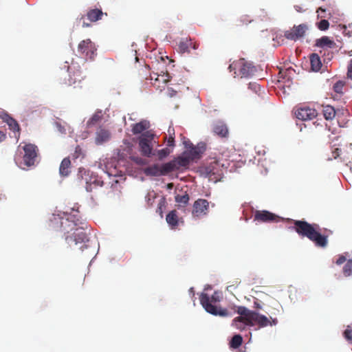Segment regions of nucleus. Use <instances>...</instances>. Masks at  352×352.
<instances>
[{
  "mask_svg": "<svg viewBox=\"0 0 352 352\" xmlns=\"http://www.w3.org/2000/svg\"><path fill=\"white\" fill-rule=\"evenodd\" d=\"M252 86H254V88L256 89V88H258L260 89V86L256 83H254V84H252V83H250L249 84V87H252Z\"/></svg>",
  "mask_w": 352,
  "mask_h": 352,
  "instance_id": "obj_51",
  "label": "nucleus"
},
{
  "mask_svg": "<svg viewBox=\"0 0 352 352\" xmlns=\"http://www.w3.org/2000/svg\"><path fill=\"white\" fill-rule=\"evenodd\" d=\"M213 131L221 138H226L228 135L227 125L222 121H217L213 125Z\"/></svg>",
  "mask_w": 352,
  "mask_h": 352,
  "instance_id": "obj_18",
  "label": "nucleus"
},
{
  "mask_svg": "<svg viewBox=\"0 0 352 352\" xmlns=\"http://www.w3.org/2000/svg\"><path fill=\"white\" fill-rule=\"evenodd\" d=\"M331 28H334L335 29H336L339 31H342V34L345 36H347L349 37L352 36V31H349V30L347 31V28L345 25H341V24L335 25H331Z\"/></svg>",
  "mask_w": 352,
  "mask_h": 352,
  "instance_id": "obj_35",
  "label": "nucleus"
},
{
  "mask_svg": "<svg viewBox=\"0 0 352 352\" xmlns=\"http://www.w3.org/2000/svg\"><path fill=\"white\" fill-rule=\"evenodd\" d=\"M252 19L249 15L245 14L240 17L239 20V24L238 25H247L248 23H250L252 21Z\"/></svg>",
  "mask_w": 352,
  "mask_h": 352,
  "instance_id": "obj_36",
  "label": "nucleus"
},
{
  "mask_svg": "<svg viewBox=\"0 0 352 352\" xmlns=\"http://www.w3.org/2000/svg\"><path fill=\"white\" fill-rule=\"evenodd\" d=\"M296 117L303 121L310 120L317 116L316 109L307 106L298 108L295 111Z\"/></svg>",
  "mask_w": 352,
  "mask_h": 352,
  "instance_id": "obj_14",
  "label": "nucleus"
},
{
  "mask_svg": "<svg viewBox=\"0 0 352 352\" xmlns=\"http://www.w3.org/2000/svg\"><path fill=\"white\" fill-rule=\"evenodd\" d=\"M254 308H256L257 309H262L261 305H260V303L258 302L257 300L254 302Z\"/></svg>",
  "mask_w": 352,
  "mask_h": 352,
  "instance_id": "obj_50",
  "label": "nucleus"
},
{
  "mask_svg": "<svg viewBox=\"0 0 352 352\" xmlns=\"http://www.w3.org/2000/svg\"><path fill=\"white\" fill-rule=\"evenodd\" d=\"M315 45L320 48L330 47V38L324 36L316 39Z\"/></svg>",
  "mask_w": 352,
  "mask_h": 352,
  "instance_id": "obj_29",
  "label": "nucleus"
},
{
  "mask_svg": "<svg viewBox=\"0 0 352 352\" xmlns=\"http://www.w3.org/2000/svg\"><path fill=\"white\" fill-rule=\"evenodd\" d=\"M314 124L316 125V126H318V125H320L322 126V124H321V122H319V119H318L315 122Z\"/></svg>",
  "mask_w": 352,
  "mask_h": 352,
  "instance_id": "obj_53",
  "label": "nucleus"
},
{
  "mask_svg": "<svg viewBox=\"0 0 352 352\" xmlns=\"http://www.w3.org/2000/svg\"><path fill=\"white\" fill-rule=\"evenodd\" d=\"M164 141L167 142V146L173 148L175 146V138L168 135V138L166 135L164 137Z\"/></svg>",
  "mask_w": 352,
  "mask_h": 352,
  "instance_id": "obj_39",
  "label": "nucleus"
},
{
  "mask_svg": "<svg viewBox=\"0 0 352 352\" xmlns=\"http://www.w3.org/2000/svg\"><path fill=\"white\" fill-rule=\"evenodd\" d=\"M82 153V150L79 146H77L75 149L74 157L78 158Z\"/></svg>",
  "mask_w": 352,
  "mask_h": 352,
  "instance_id": "obj_45",
  "label": "nucleus"
},
{
  "mask_svg": "<svg viewBox=\"0 0 352 352\" xmlns=\"http://www.w3.org/2000/svg\"><path fill=\"white\" fill-rule=\"evenodd\" d=\"M343 273L345 276H349L352 275V258L347 260L343 267Z\"/></svg>",
  "mask_w": 352,
  "mask_h": 352,
  "instance_id": "obj_33",
  "label": "nucleus"
},
{
  "mask_svg": "<svg viewBox=\"0 0 352 352\" xmlns=\"http://www.w3.org/2000/svg\"><path fill=\"white\" fill-rule=\"evenodd\" d=\"M189 200L190 197L186 192L184 195H177L175 197L178 209L186 207L188 204Z\"/></svg>",
  "mask_w": 352,
  "mask_h": 352,
  "instance_id": "obj_22",
  "label": "nucleus"
},
{
  "mask_svg": "<svg viewBox=\"0 0 352 352\" xmlns=\"http://www.w3.org/2000/svg\"><path fill=\"white\" fill-rule=\"evenodd\" d=\"M307 30V26L305 24L294 25L290 30L285 31L284 36L287 39L296 41L302 38Z\"/></svg>",
  "mask_w": 352,
  "mask_h": 352,
  "instance_id": "obj_13",
  "label": "nucleus"
},
{
  "mask_svg": "<svg viewBox=\"0 0 352 352\" xmlns=\"http://www.w3.org/2000/svg\"><path fill=\"white\" fill-rule=\"evenodd\" d=\"M345 84H346V82L344 80H338V82H336L334 84V85L333 87V91L337 94L342 96L344 93L343 89L345 86Z\"/></svg>",
  "mask_w": 352,
  "mask_h": 352,
  "instance_id": "obj_31",
  "label": "nucleus"
},
{
  "mask_svg": "<svg viewBox=\"0 0 352 352\" xmlns=\"http://www.w3.org/2000/svg\"><path fill=\"white\" fill-rule=\"evenodd\" d=\"M184 144L186 148H188L187 151L184 152V155H186L190 162L199 159L201 154L206 150V146L204 143H199L195 146L189 140H188L184 142Z\"/></svg>",
  "mask_w": 352,
  "mask_h": 352,
  "instance_id": "obj_9",
  "label": "nucleus"
},
{
  "mask_svg": "<svg viewBox=\"0 0 352 352\" xmlns=\"http://www.w3.org/2000/svg\"><path fill=\"white\" fill-rule=\"evenodd\" d=\"M270 320L267 317V322H266V325L263 326V328L264 327H266L267 326H274V325H276L277 323H278V320L277 318H272V317H270Z\"/></svg>",
  "mask_w": 352,
  "mask_h": 352,
  "instance_id": "obj_40",
  "label": "nucleus"
},
{
  "mask_svg": "<svg viewBox=\"0 0 352 352\" xmlns=\"http://www.w3.org/2000/svg\"><path fill=\"white\" fill-rule=\"evenodd\" d=\"M235 312L239 316L232 320L231 326L240 331L246 330L248 327L256 324L259 328H263L267 324V317L265 315L250 310L244 306L237 307Z\"/></svg>",
  "mask_w": 352,
  "mask_h": 352,
  "instance_id": "obj_2",
  "label": "nucleus"
},
{
  "mask_svg": "<svg viewBox=\"0 0 352 352\" xmlns=\"http://www.w3.org/2000/svg\"><path fill=\"white\" fill-rule=\"evenodd\" d=\"M166 220L172 228H175L176 226H177L179 219L177 211L173 210L168 212L166 215Z\"/></svg>",
  "mask_w": 352,
  "mask_h": 352,
  "instance_id": "obj_24",
  "label": "nucleus"
},
{
  "mask_svg": "<svg viewBox=\"0 0 352 352\" xmlns=\"http://www.w3.org/2000/svg\"><path fill=\"white\" fill-rule=\"evenodd\" d=\"M6 138V134L0 130V142L5 140Z\"/></svg>",
  "mask_w": 352,
  "mask_h": 352,
  "instance_id": "obj_49",
  "label": "nucleus"
},
{
  "mask_svg": "<svg viewBox=\"0 0 352 352\" xmlns=\"http://www.w3.org/2000/svg\"><path fill=\"white\" fill-rule=\"evenodd\" d=\"M331 111L333 112V116L331 117V124L334 125L336 121L338 126L344 127L348 122L349 112L347 109L344 108L335 109L331 106Z\"/></svg>",
  "mask_w": 352,
  "mask_h": 352,
  "instance_id": "obj_12",
  "label": "nucleus"
},
{
  "mask_svg": "<svg viewBox=\"0 0 352 352\" xmlns=\"http://www.w3.org/2000/svg\"><path fill=\"white\" fill-rule=\"evenodd\" d=\"M133 160H135L137 163H141L142 160L141 158H134Z\"/></svg>",
  "mask_w": 352,
  "mask_h": 352,
  "instance_id": "obj_52",
  "label": "nucleus"
},
{
  "mask_svg": "<svg viewBox=\"0 0 352 352\" xmlns=\"http://www.w3.org/2000/svg\"><path fill=\"white\" fill-rule=\"evenodd\" d=\"M168 135L175 138V129L173 126H169L168 129Z\"/></svg>",
  "mask_w": 352,
  "mask_h": 352,
  "instance_id": "obj_46",
  "label": "nucleus"
},
{
  "mask_svg": "<svg viewBox=\"0 0 352 352\" xmlns=\"http://www.w3.org/2000/svg\"><path fill=\"white\" fill-rule=\"evenodd\" d=\"M349 56H352V50L348 52Z\"/></svg>",
  "mask_w": 352,
  "mask_h": 352,
  "instance_id": "obj_56",
  "label": "nucleus"
},
{
  "mask_svg": "<svg viewBox=\"0 0 352 352\" xmlns=\"http://www.w3.org/2000/svg\"><path fill=\"white\" fill-rule=\"evenodd\" d=\"M254 220L261 222H278L280 217L267 210H257L254 214Z\"/></svg>",
  "mask_w": 352,
  "mask_h": 352,
  "instance_id": "obj_16",
  "label": "nucleus"
},
{
  "mask_svg": "<svg viewBox=\"0 0 352 352\" xmlns=\"http://www.w3.org/2000/svg\"><path fill=\"white\" fill-rule=\"evenodd\" d=\"M150 126L149 122L146 120H142L133 125L132 132L133 134H140L144 131L148 129Z\"/></svg>",
  "mask_w": 352,
  "mask_h": 352,
  "instance_id": "obj_23",
  "label": "nucleus"
},
{
  "mask_svg": "<svg viewBox=\"0 0 352 352\" xmlns=\"http://www.w3.org/2000/svg\"><path fill=\"white\" fill-rule=\"evenodd\" d=\"M321 11V12H324L325 10H323L322 8H320L318 10H317V12L319 13V12Z\"/></svg>",
  "mask_w": 352,
  "mask_h": 352,
  "instance_id": "obj_55",
  "label": "nucleus"
},
{
  "mask_svg": "<svg viewBox=\"0 0 352 352\" xmlns=\"http://www.w3.org/2000/svg\"><path fill=\"white\" fill-rule=\"evenodd\" d=\"M6 122L8 124L10 129L14 131H19L20 129L19 125L17 122L12 118L9 117L6 120Z\"/></svg>",
  "mask_w": 352,
  "mask_h": 352,
  "instance_id": "obj_34",
  "label": "nucleus"
},
{
  "mask_svg": "<svg viewBox=\"0 0 352 352\" xmlns=\"http://www.w3.org/2000/svg\"><path fill=\"white\" fill-rule=\"evenodd\" d=\"M199 47V43L192 41L191 38H182L178 44V51L181 54L190 53V48L197 50Z\"/></svg>",
  "mask_w": 352,
  "mask_h": 352,
  "instance_id": "obj_17",
  "label": "nucleus"
},
{
  "mask_svg": "<svg viewBox=\"0 0 352 352\" xmlns=\"http://www.w3.org/2000/svg\"><path fill=\"white\" fill-rule=\"evenodd\" d=\"M111 134L108 130L100 129L96 134L95 142L98 145L102 144L107 142L110 138Z\"/></svg>",
  "mask_w": 352,
  "mask_h": 352,
  "instance_id": "obj_19",
  "label": "nucleus"
},
{
  "mask_svg": "<svg viewBox=\"0 0 352 352\" xmlns=\"http://www.w3.org/2000/svg\"><path fill=\"white\" fill-rule=\"evenodd\" d=\"M49 227L55 231L63 232L65 236V241L71 245V242L75 245L82 243L80 246L82 251L89 247V238L84 231L87 223L82 221L77 214L64 213L53 214L49 221Z\"/></svg>",
  "mask_w": 352,
  "mask_h": 352,
  "instance_id": "obj_1",
  "label": "nucleus"
},
{
  "mask_svg": "<svg viewBox=\"0 0 352 352\" xmlns=\"http://www.w3.org/2000/svg\"><path fill=\"white\" fill-rule=\"evenodd\" d=\"M243 343V338L241 335L236 334L234 335L230 342V346L231 348L237 349L239 348Z\"/></svg>",
  "mask_w": 352,
  "mask_h": 352,
  "instance_id": "obj_30",
  "label": "nucleus"
},
{
  "mask_svg": "<svg viewBox=\"0 0 352 352\" xmlns=\"http://www.w3.org/2000/svg\"><path fill=\"white\" fill-rule=\"evenodd\" d=\"M329 106L328 104L326 105L327 108H329ZM322 112H323V117H324V120H329L330 119V112L328 111V109H324L322 110Z\"/></svg>",
  "mask_w": 352,
  "mask_h": 352,
  "instance_id": "obj_43",
  "label": "nucleus"
},
{
  "mask_svg": "<svg viewBox=\"0 0 352 352\" xmlns=\"http://www.w3.org/2000/svg\"><path fill=\"white\" fill-rule=\"evenodd\" d=\"M170 74L167 72H162L160 74H153V75H151V84L156 89H161L164 87L166 83L170 80Z\"/></svg>",
  "mask_w": 352,
  "mask_h": 352,
  "instance_id": "obj_15",
  "label": "nucleus"
},
{
  "mask_svg": "<svg viewBox=\"0 0 352 352\" xmlns=\"http://www.w3.org/2000/svg\"><path fill=\"white\" fill-rule=\"evenodd\" d=\"M80 21H82V28H88L90 27V24L85 21V16H82L80 19Z\"/></svg>",
  "mask_w": 352,
  "mask_h": 352,
  "instance_id": "obj_48",
  "label": "nucleus"
},
{
  "mask_svg": "<svg viewBox=\"0 0 352 352\" xmlns=\"http://www.w3.org/2000/svg\"><path fill=\"white\" fill-rule=\"evenodd\" d=\"M189 292H190L192 295H194V294H195V292H194V289H193V287H191V288L189 289Z\"/></svg>",
  "mask_w": 352,
  "mask_h": 352,
  "instance_id": "obj_54",
  "label": "nucleus"
},
{
  "mask_svg": "<svg viewBox=\"0 0 352 352\" xmlns=\"http://www.w3.org/2000/svg\"><path fill=\"white\" fill-rule=\"evenodd\" d=\"M347 77L352 79V59L350 60V63L348 66Z\"/></svg>",
  "mask_w": 352,
  "mask_h": 352,
  "instance_id": "obj_44",
  "label": "nucleus"
},
{
  "mask_svg": "<svg viewBox=\"0 0 352 352\" xmlns=\"http://www.w3.org/2000/svg\"><path fill=\"white\" fill-rule=\"evenodd\" d=\"M294 230L299 236L307 237L316 246L324 248L327 245V236L321 234L320 226L316 223H309L302 220H293Z\"/></svg>",
  "mask_w": 352,
  "mask_h": 352,
  "instance_id": "obj_3",
  "label": "nucleus"
},
{
  "mask_svg": "<svg viewBox=\"0 0 352 352\" xmlns=\"http://www.w3.org/2000/svg\"><path fill=\"white\" fill-rule=\"evenodd\" d=\"M173 162L175 165L176 170L180 169L181 168L187 167L190 162L188 157L184 155V153L182 156H179L173 159Z\"/></svg>",
  "mask_w": 352,
  "mask_h": 352,
  "instance_id": "obj_20",
  "label": "nucleus"
},
{
  "mask_svg": "<svg viewBox=\"0 0 352 352\" xmlns=\"http://www.w3.org/2000/svg\"><path fill=\"white\" fill-rule=\"evenodd\" d=\"M311 68L314 72H318L322 67V63L319 56L317 54H312L310 56Z\"/></svg>",
  "mask_w": 352,
  "mask_h": 352,
  "instance_id": "obj_26",
  "label": "nucleus"
},
{
  "mask_svg": "<svg viewBox=\"0 0 352 352\" xmlns=\"http://www.w3.org/2000/svg\"><path fill=\"white\" fill-rule=\"evenodd\" d=\"M67 72L69 73V78L65 82V84L72 86L75 85L77 82H80L85 78L80 67L76 63H72L71 65L68 67Z\"/></svg>",
  "mask_w": 352,
  "mask_h": 352,
  "instance_id": "obj_8",
  "label": "nucleus"
},
{
  "mask_svg": "<svg viewBox=\"0 0 352 352\" xmlns=\"http://www.w3.org/2000/svg\"><path fill=\"white\" fill-rule=\"evenodd\" d=\"M103 15V12L101 10L99 9H91L87 12V19L91 22H96L100 19H101Z\"/></svg>",
  "mask_w": 352,
  "mask_h": 352,
  "instance_id": "obj_25",
  "label": "nucleus"
},
{
  "mask_svg": "<svg viewBox=\"0 0 352 352\" xmlns=\"http://www.w3.org/2000/svg\"><path fill=\"white\" fill-rule=\"evenodd\" d=\"M155 134L150 131L143 133L139 138V148L141 154L144 157H151L155 155V152L153 150V141Z\"/></svg>",
  "mask_w": 352,
  "mask_h": 352,
  "instance_id": "obj_6",
  "label": "nucleus"
},
{
  "mask_svg": "<svg viewBox=\"0 0 352 352\" xmlns=\"http://www.w3.org/2000/svg\"><path fill=\"white\" fill-rule=\"evenodd\" d=\"M135 60L138 61V58L137 56L135 57Z\"/></svg>",
  "mask_w": 352,
  "mask_h": 352,
  "instance_id": "obj_58",
  "label": "nucleus"
},
{
  "mask_svg": "<svg viewBox=\"0 0 352 352\" xmlns=\"http://www.w3.org/2000/svg\"><path fill=\"white\" fill-rule=\"evenodd\" d=\"M101 119V116L98 113H94L92 117L88 121V124H95L99 122Z\"/></svg>",
  "mask_w": 352,
  "mask_h": 352,
  "instance_id": "obj_38",
  "label": "nucleus"
},
{
  "mask_svg": "<svg viewBox=\"0 0 352 352\" xmlns=\"http://www.w3.org/2000/svg\"><path fill=\"white\" fill-rule=\"evenodd\" d=\"M221 298L219 292H214L211 296L204 292L199 296L200 303L207 312L214 316L227 317L229 316L228 310L216 305L221 301Z\"/></svg>",
  "mask_w": 352,
  "mask_h": 352,
  "instance_id": "obj_4",
  "label": "nucleus"
},
{
  "mask_svg": "<svg viewBox=\"0 0 352 352\" xmlns=\"http://www.w3.org/2000/svg\"><path fill=\"white\" fill-rule=\"evenodd\" d=\"M22 148L24 151L23 159L25 165L27 166L34 165L38 157V150L37 146L32 144H26Z\"/></svg>",
  "mask_w": 352,
  "mask_h": 352,
  "instance_id": "obj_10",
  "label": "nucleus"
},
{
  "mask_svg": "<svg viewBox=\"0 0 352 352\" xmlns=\"http://www.w3.org/2000/svg\"><path fill=\"white\" fill-rule=\"evenodd\" d=\"M324 123L325 127L327 128V124L326 122H324Z\"/></svg>",
  "mask_w": 352,
  "mask_h": 352,
  "instance_id": "obj_57",
  "label": "nucleus"
},
{
  "mask_svg": "<svg viewBox=\"0 0 352 352\" xmlns=\"http://www.w3.org/2000/svg\"><path fill=\"white\" fill-rule=\"evenodd\" d=\"M346 258L344 255H340L336 261V263L338 265L343 264L344 262H346Z\"/></svg>",
  "mask_w": 352,
  "mask_h": 352,
  "instance_id": "obj_42",
  "label": "nucleus"
},
{
  "mask_svg": "<svg viewBox=\"0 0 352 352\" xmlns=\"http://www.w3.org/2000/svg\"><path fill=\"white\" fill-rule=\"evenodd\" d=\"M209 202L204 199H198L192 206V215L195 218H201L208 214L209 212Z\"/></svg>",
  "mask_w": 352,
  "mask_h": 352,
  "instance_id": "obj_11",
  "label": "nucleus"
},
{
  "mask_svg": "<svg viewBox=\"0 0 352 352\" xmlns=\"http://www.w3.org/2000/svg\"><path fill=\"white\" fill-rule=\"evenodd\" d=\"M341 151V150L340 148H336L333 152V157L335 159H336L337 157H338L340 156V152Z\"/></svg>",
  "mask_w": 352,
  "mask_h": 352,
  "instance_id": "obj_47",
  "label": "nucleus"
},
{
  "mask_svg": "<svg viewBox=\"0 0 352 352\" xmlns=\"http://www.w3.org/2000/svg\"><path fill=\"white\" fill-rule=\"evenodd\" d=\"M230 72L234 71V77L250 78L256 72V67L250 62L240 58L231 63L228 67Z\"/></svg>",
  "mask_w": 352,
  "mask_h": 352,
  "instance_id": "obj_5",
  "label": "nucleus"
},
{
  "mask_svg": "<svg viewBox=\"0 0 352 352\" xmlns=\"http://www.w3.org/2000/svg\"><path fill=\"white\" fill-rule=\"evenodd\" d=\"M329 21L326 19H322L321 20L318 24V28L320 30H326L328 29L329 28Z\"/></svg>",
  "mask_w": 352,
  "mask_h": 352,
  "instance_id": "obj_37",
  "label": "nucleus"
},
{
  "mask_svg": "<svg viewBox=\"0 0 352 352\" xmlns=\"http://www.w3.org/2000/svg\"><path fill=\"white\" fill-rule=\"evenodd\" d=\"M96 47L89 38L80 41L78 45V52L86 59L93 60L96 54Z\"/></svg>",
  "mask_w": 352,
  "mask_h": 352,
  "instance_id": "obj_7",
  "label": "nucleus"
},
{
  "mask_svg": "<svg viewBox=\"0 0 352 352\" xmlns=\"http://www.w3.org/2000/svg\"><path fill=\"white\" fill-rule=\"evenodd\" d=\"M171 150L168 148H164L161 150L154 151L155 152V155L157 156L160 160H162L163 159L168 157L171 153Z\"/></svg>",
  "mask_w": 352,
  "mask_h": 352,
  "instance_id": "obj_32",
  "label": "nucleus"
},
{
  "mask_svg": "<svg viewBox=\"0 0 352 352\" xmlns=\"http://www.w3.org/2000/svg\"><path fill=\"white\" fill-rule=\"evenodd\" d=\"M344 336L347 340L352 342V329H346L344 331Z\"/></svg>",
  "mask_w": 352,
  "mask_h": 352,
  "instance_id": "obj_41",
  "label": "nucleus"
},
{
  "mask_svg": "<svg viewBox=\"0 0 352 352\" xmlns=\"http://www.w3.org/2000/svg\"><path fill=\"white\" fill-rule=\"evenodd\" d=\"M144 173L146 175L160 176L162 175L161 166L159 164L150 166L145 168Z\"/></svg>",
  "mask_w": 352,
  "mask_h": 352,
  "instance_id": "obj_27",
  "label": "nucleus"
},
{
  "mask_svg": "<svg viewBox=\"0 0 352 352\" xmlns=\"http://www.w3.org/2000/svg\"><path fill=\"white\" fill-rule=\"evenodd\" d=\"M71 161L69 157L64 158L59 167V173L63 177H67L70 173Z\"/></svg>",
  "mask_w": 352,
  "mask_h": 352,
  "instance_id": "obj_21",
  "label": "nucleus"
},
{
  "mask_svg": "<svg viewBox=\"0 0 352 352\" xmlns=\"http://www.w3.org/2000/svg\"><path fill=\"white\" fill-rule=\"evenodd\" d=\"M161 166V170H162V175H166L169 174L170 173L176 170L175 169V165L173 163V160L163 164Z\"/></svg>",
  "mask_w": 352,
  "mask_h": 352,
  "instance_id": "obj_28",
  "label": "nucleus"
}]
</instances>
